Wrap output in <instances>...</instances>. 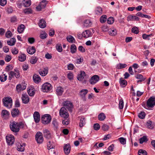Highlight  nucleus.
I'll list each match as a JSON object with an SVG mask.
<instances>
[{
	"label": "nucleus",
	"mask_w": 155,
	"mask_h": 155,
	"mask_svg": "<svg viewBox=\"0 0 155 155\" xmlns=\"http://www.w3.org/2000/svg\"><path fill=\"white\" fill-rule=\"evenodd\" d=\"M4 106L8 108L12 107V98L10 97H5L2 99Z\"/></svg>",
	"instance_id": "f257e3e1"
},
{
	"label": "nucleus",
	"mask_w": 155,
	"mask_h": 155,
	"mask_svg": "<svg viewBox=\"0 0 155 155\" xmlns=\"http://www.w3.org/2000/svg\"><path fill=\"white\" fill-rule=\"evenodd\" d=\"M52 88V87L51 84L46 82L42 85L41 90L44 92L48 93L51 91Z\"/></svg>",
	"instance_id": "f03ea898"
},
{
	"label": "nucleus",
	"mask_w": 155,
	"mask_h": 155,
	"mask_svg": "<svg viewBox=\"0 0 155 155\" xmlns=\"http://www.w3.org/2000/svg\"><path fill=\"white\" fill-rule=\"evenodd\" d=\"M51 119V116L49 114H44L41 117L42 123L44 124H47L50 122Z\"/></svg>",
	"instance_id": "7ed1b4c3"
},
{
	"label": "nucleus",
	"mask_w": 155,
	"mask_h": 155,
	"mask_svg": "<svg viewBox=\"0 0 155 155\" xmlns=\"http://www.w3.org/2000/svg\"><path fill=\"white\" fill-rule=\"evenodd\" d=\"M10 126L11 130L14 132L16 133L18 132L20 130L18 123L15 121L11 122Z\"/></svg>",
	"instance_id": "20e7f679"
},
{
	"label": "nucleus",
	"mask_w": 155,
	"mask_h": 155,
	"mask_svg": "<svg viewBox=\"0 0 155 155\" xmlns=\"http://www.w3.org/2000/svg\"><path fill=\"white\" fill-rule=\"evenodd\" d=\"M147 105L148 107H153L155 105V97H150L147 102Z\"/></svg>",
	"instance_id": "39448f33"
},
{
	"label": "nucleus",
	"mask_w": 155,
	"mask_h": 155,
	"mask_svg": "<svg viewBox=\"0 0 155 155\" xmlns=\"http://www.w3.org/2000/svg\"><path fill=\"white\" fill-rule=\"evenodd\" d=\"M60 115L64 118H67L69 116V114L66 109L64 107H61L59 111Z\"/></svg>",
	"instance_id": "423d86ee"
},
{
	"label": "nucleus",
	"mask_w": 155,
	"mask_h": 155,
	"mask_svg": "<svg viewBox=\"0 0 155 155\" xmlns=\"http://www.w3.org/2000/svg\"><path fill=\"white\" fill-rule=\"evenodd\" d=\"M63 106L68 110L69 111L72 112L73 108L72 104L69 101H64L63 103Z\"/></svg>",
	"instance_id": "0eeeda50"
},
{
	"label": "nucleus",
	"mask_w": 155,
	"mask_h": 155,
	"mask_svg": "<svg viewBox=\"0 0 155 155\" xmlns=\"http://www.w3.org/2000/svg\"><path fill=\"white\" fill-rule=\"evenodd\" d=\"M86 76L85 73L83 71H81L80 74L78 75L77 77V79L78 80L80 81H86Z\"/></svg>",
	"instance_id": "6e6552de"
},
{
	"label": "nucleus",
	"mask_w": 155,
	"mask_h": 155,
	"mask_svg": "<svg viewBox=\"0 0 155 155\" xmlns=\"http://www.w3.org/2000/svg\"><path fill=\"white\" fill-rule=\"evenodd\" d=\"M7 142L9 145H12L14 143L15 138L12 135H8L6 137Z\"/></svg>",
	"instance_id": "1a4fd4ad"
},
{
	"label": "nucleus",
	"mask_w": 155,
	"mask_h": 155,
	"mask_svg": "<svg viewBox=\"0 0 155 155\" xmlns=\"http://www.w3.org/2000/svg\"><path fill=\"white\" fill-rule=\"evenodd\" d=\"M36 140L38 143H41L43 141V138L42 133L40 132H38L36 135Z\"/></svg>",
	"instance_id": "9d476101"
},
{
	"label": "nucleus",
	"mask_w": 155,
	"mask_h": 155,
	"mask_svg": "<svg viewBox=\"0 0 155 155\" xmlns=\"http://www.w3.org/2000/svg\"><path fill=\"white\" fill-rule=\"evenodd\" d=\"M47 2L46 0H43L42 1L37 7H36V9L38 11H40L42 9L45 8V7Z\"/></svg>",
	"instance_id": "9b49d317"
},
{
	"label": "nucleus",
	"mask_w": 155,
	"mask_h": 155,
	"mask_svg": "<svg viewBox=\"0 0 155 155\" xmlns=\"http://www.w3.org/2000/svg\"><path fill=\"white\" fill-rule=\"evenodd\" d=\"M43 134L45 137L49 140L51 138L50 132L47 129H45L43 130Z\"/></svg>",
	"instance_id": "f8f14e48"
},
{
	"label": "nucleus",
	"mask_w": 155,
	"mask_h": 155,
	"mask_svg": "<svg viewBox=\"0 0 155 155\" xmlns=\"http://www.w3.org/2000/svg\"><path fill=\"white\" fill-rule=\"evenodd\" d=\"M99 77L97 75H94L91 77L90 80V83L94 84L96 83L99 80Z\"/></svg>",
	"instance_id": "ddd939ff"
},
{
	"label": "nucleus",
	"mask_w": 155,
	"mask_h": 155,
	"mask_svg": "<svg viewBox=\"0 0 155 155\" xmlns=\"http://www.w3.org/2000/svg\"><path fill=\"white\" fill-rule=\"evenodd\" d=\"M71 147L69 144H65L64 146V150L65 153L68 155L70 153Z\"/></svg>",
	"instance_id": "4468645a"
},
{
	"label": "nucleus",
	"mask_w": 155,
	"mask_h": 155,
	"mask_svg": "<svg viewBox=\"0 0 155 155\" xmlns=\"http://www.w3.org/2000/svg\"><path fill=\"white\" fill-rule=\"evenodd\" d=\"M83 37L87 38L92 36V34L91 31L89 30H86L82 32Z\"/></svg>",
	"instance_id": "2eb2a0df"
},
{
	"label": "nucleus",
	"mask_w": 155,
	"mask_h": 155,
	"mask_svg": "<svg viewBox=\"0 0 155 155\" xmlns=\"http://www.w3.org/2000/svg\"><path fill=\"white\" fill-rule=\"evenodd\" d=\"M33 117L36 123H38L40 120V115L38 112L35 111L33 114Z\"/></svg>",
	"instance_id": "dca6fc26"
},
{
	"label": "nucleus",
	"mask_w": 155,
	"mask_h": 155,
	"mask_svg": "<svg viewBox=\"0 0 155 155\" xmlns=\"http://www.w3.org/2000/svg\"><path fill=\"white\" fill-rule=\"evenodd\" d=\"M21 99L23 103L25 104H27L29 101V98L27 94H23L22 95Z\"/></svg>",
	"instance_id": "f3484780"
},
{
	"label": "nucleus",
	"mask_w": 155,
	"mask_h": 155,
	"mask_svg": "<svg viewBox=\"0 0 155 155\" xmlns=\"http://www.w3.org/2000/svg\"><path fill=\"white\" fill-rule=\"evenodd\" d=\"M64 91L63 88L60 86L57 87L56 90V94L58 96H61Z\"/></svg>",
	"instance_id": "a211bd4d"
},
{
	"label": "nucleus",
	"mask_w": 155,
	"mask_h": 155,
	"mask_svg": "<svg viewBox=\"0 0 155 155\" xmlns=\"http://www.w3.org/2000/svg\"><path fill=\"white\" fill-rule=\"evenodd\" d=\"M10 114L8 111L6 110H2L1 112V115L2 118H6Z\"/></svg>",
	"instance_id": "6ab92c4d"
},
{
	"label": "nucleus",
	"mask_w": 155,
	"mask_h": 155,
	"mask_svg": "<svg viewBox=\"0 0 155 155\" xmlns=\"http://www.w3.org/2000/svg\"><path fill=\"white\" fill-rule=\"evenodd\" d=\"M92 25V22L90 20H85L83 22V26L84 27L87 28L90 27Z\"/></svg>",
	"instance_id": "aec40b11"
},
{
	"label": "nucleus",
	"mask_w": 155,
	"mask_h": 155,
	"mask_svg": "<svg viewBox=\"0 0 155 155\" xmlns=\"http://www.w3.org/2000/svg\"><path fill=\"white\" fill-rule=\"evenodd\" d=\"M19 114V111L16 108H15L11 111V114L12 117H15L17 116Z\"/></svg>",
	"instance_id": "412c9836"
},
{
	"label": "nucleus",
	"mask_w": 155,
	"mask_h": 155,
	"mask_svg": "<svg viewBox=\"0 0 155 155\" xmlns=\"http://www.w3.org/2000/svg\"><path fill=\"white\" fill-rule=\"evenodd\" d=\"M86 121L85 118L83 117H80V122L79 126L80 127H83L86 124Z\"/></svg>",
	"instance_id": "4be33fe9"
},
{
	"label": "nucleus",
	"mask_w": 155,
	"mask_h": 155,
	"mask_svg": "<svg viewBox=\"0 0 155 155\" xmlns=\"http://www.w3.org/2000/svg\"><path fill=\"white\" fill-rule=\"evenodd\" d=\"M33 80L35 83H38L41 81V78L39 75L35 74L33 77Z\"/></svg>",
	"instance_id": "5701e85b"
},
{
	"label": "nucleus",
	"mask_w": 155,
	"mask_h": 155,
	"mask_svg": "<svg viewBox=\"0 0 155 155\" xmlns=\"http://www.w3.org/2000/svg\"><path fill=\"white\" fill-rule=\"evenodd\" d=\"M119 82L120 86L122 87H125L127 84V81L122 78H120Z\"/></svg>",
	"instance_id": "b1692460"
},
{
	"label": "nucleus",
	"mask_w": 155,
	"mask_h": 155,
	"mask_svg": "<svg viewBox=\"0 0 155 155\" xmlns=\"http://www.w3.org/2000/svg\"><path fill=\"white\" fill-rule=\"evenodd\" d=\"M26 55L24 54H20L18 57V60L21 62L24 61L26 59Z\"/></svg>",
	"instance_id": "393cba45"
},
{
	"label": "nucleus",
	"mask_w": 155,
	"mask_h": 155,
	"mask_svg": "<svg viewBox=\"0 0 155 155\" xmlns=\"http://www.w3.org/2000/svg\"><path fill=\"white\" fill-rule=\"evenodd\" d=\"M38 25L41 28H44L46 27V24L44 20L41 19Z\"/></svg>",
	"instance_id": "a878e982"
},
{
	"label": "nucleus",
	"mask_w": 155,
	"mask_h": 155,
	"mask_svg": "<svg viewBox=\"0 0 155 155\" xmlns=\"http://www.w3.org/2000/svg\"><path fill=\"white\" fill-rule=\"evenodd\" d=\"M88 92V90L87 89H83L80 91L79 95L82 97H84Z\"/></svg>",
	"instance_id": "bb28decb"
},
{
	"label": "nucleus",
	"mask_w": 155,
	"mask_h": 155,
	"mask_svg": "<svg viewBox=\"0 0 155 155\" xmlns=\"http://www.w3.org/2000/svg\"><path fill=\"white\" fill-rule=\"evenodd\" d=\"M47 147L48 150L54 148V143L52 141H49L47 143Z\"/></svg>",
	"instance_id": "cd10ccee"
},
{
	"label": "nucleus",
	"mask_w": 155,
	"mask_h": 155,
	"mask_svg": "<svg viewBox=\"0 0 155 155\" xmlns=\"http://www.w3.org/2000/svg\"><path fill=\"white\" fill-rule=\"evenodd\" d=\"M48 71V68H45L43 70L40 71H39V73L42 76H44L47 74Z\"/></svg>",
	"instance_id": "c85d7f7f"
},
{
	"label": "nucleus",
	"mask_w": 155,
	"mask_h": 155,
	"mask_svg": "<svg viewBox=\"0 0 155 155\" xmlns=\"http://www.w3.org/2000/svg\"><path fill=\"white\" fill-rule=\"evenodd\" d=\"M35 49L34 47H31L27 49V52L31 54H34L35 52Z\"/></svg>",
	"instance_id": "c756f323"
},
{
	"label": "nucleus",
	"mask_w": 155,
	"mask_h": 155,
	"mask_svg": "<svg viewBox=\"0 0 155 155\" xmlns=\"http://www.w3.org/2000/svg\"><path fill=\"white\" fill-rule=\"evenodd\" d=\"M26 88L25 85H23V87H22L20 84L17 85L16 86V88L17 91L18 92H20L21 91L25 90Z\"/></svg>",
	"instance_id": "7c9ffc66"
},
{
	"label": "nucleus",
	"mask_w": 155,
	"mask_h": 155,
	"mask_svg": "<svg viewBox=\"0 0 155 155\" xmlns=\"http://www.w3.org/2000/svg\"><path fill=\"white\" fill-rule=\"evenodd\" d=\"M25 27L24 25L21 24L17 28V31L19 33H21L24 31Z\"/></svg>",
	"instance_id": "2f4dec72"
},
{
	"label": "nucleus",
	"mask_w": 155,
	"mask_h": 155,
	"mask_svg": "<svg viewBox=\"0 0 155 155\" xmlns=\"http://www.w3.org/2000/svg\"><path fill=\"white\" fill-rule=\"evenodd\" d=\"M15 39L14 38H12L10 40L8 41H7V43L8 45H9L13 46L15 44Z\"/></svg>",
	"instance_id": "473e14b6"
},
{
	"label": "nucleus",
	"mask_w": 155,
	"mask_h": 155,
	"mask_svg": "<svg viewBox=\"0 0 155 155\" xmlns=\"http://www.w3.org/2000/svg\"><path fill=\"white\" fill-rule=\"evenodd\" d=\"M102 10L100 7H97L95 10V13L96 15H101L102 13Z\"/></svg>",
	"instance_id": "72a5a7b5"
},
{
	"label": "nucleus",
	"mask_w": 155,
	"mask_h": 155,
	"mask_svg": "<svg viewBox=\"0 0 155 155\" xmlns=\"http://www.w3.org/2000/svg\"><path fill=\"white\" fill-rule=\"evenodd\" d=\"M38 58L35 56H33L31 57L30 59V62L32 64H35L37 61Z\"/></svg>",
	"instance_id": "f704fd0d"
},
{
	"label": "nucleus",
	"mask_w": 155,
	"mask_h": 155,
	"mask_svg": "<svg viewBox=\"0 0 155 155\" xmlns=\"http://www.w3.org/2000/svg\"><path fill=\"white\" fill-rule=\"evenodd\" d=\"M23 3L25 7H29L31 5L30 0H24Z\"/></svg>",
	"instance_id": "c9c22d12"
},
{
	"label": "nucleus",
	"mask_w": 155,
	"mask_h": 155,
	"mask_svg": "<svg viewBox=\"0 0 155 155\" xmlns=\"http://www.w3.org/2000/svg\"><path fill=\"white\" fill-rule=\"evenodd\" d=\"M106 118V116L103 113H101L98 116V119L100 121L104 120Z\"/></svg>",
	"instance_id": "e433bc0d"
},
{
	"label": "nucleus",
	"mask_w": 155,
	"mask_h": 155,
	"mask_svg": "<svg viewBox=\"0 0 155 155\" xmlns=\"http://www.w3.org/2000/svg\"><path fill=\"white\" fill-rule=\"evenodd\" d=\"M136 15L137 16H140L142 18H150V16L147 15H144L140 12L137 13Z\"/></svg>",
	"instance_id": "4c0bfd02"
},
{
	"label": "nucleus",
	"mask_w": 155,
	"mask_h": 155,
	"mask_svg": "<svg viewBox=\"0 0 155 155\" xmlns=\"http://www.w3.org/2000/svg\"><path fill=\"white\" fill-rule=\"evenodd\" d=\"M67 39L68 41L70 43H74L75 40L74 37L71 35H70L67 38Z\"/></svg>",
	"instance_id": "58836bf2"
},
{
	"label": "nucleus",
	"mask_w": 155,
	"mask_h": 155,
	"mask_svg": "<svg viewBox=\"0 0 155 155\" xmlns=\"http://www.w3.org/2000/svg\"><path fill=\"white\" fill-rule=\"evenodd\" d=\"M107 19V16L105 15H102L100 18V22L102 23H104L106 22Z\"/></svg>",
	"instance_id": "ea45409f"
},
{
	"label": "nucleus",
	"mask_w": 155,
	"mask_h": 155,
	"mask_svg": "<svg viewBox=\"0 0 155 155\" xmlns=\"http://www.w3.org/2000/svg\"><path fill=\"white\" fill-rule=\"evenodd\" d=\"M52 125L54 128H57L58 127V124L57 120L55 119H54L52 121Z\"/></svg>",
	"instance_id": "a19ab883"
},
{
	"label": "nucleus",
	"mask_w": 155,
	"mask_h": 155,
	"mask_svg": "<svg viewBox=\"0 0 155 155\" xmlns=\"http://www.w3.org/2000/svg\"><path fill=\"white\" fill-rule=\"evenodd\" d=\"M28 93L30 96H32L35 94V91L34 89L31 88L28 90Z\"/></svg>",
	"instance_id": "79ce46f5"
},
{
	"label": "nucleus",
	"mask_w": 155,
	"mask_h": 155,
	"mask_svg": "<svg viewBox=\"0 0 155 155\" xmlns=\"http://www.w3.org/2000/svg\"><path fill=\"white\" fill-rule=\"evenodd\" d=\"M152 34L150 35H147L146 34H143L142 35L143 38L144 39H147L149 40L150 39V37H151L153 36Z\"/></svg>",
	"instance_id": "37998d69"
},
{
	"label": "nucleus",
	"mask_w": 155,
	"mask_h": 155,
	"mask_svg": "<svg viewBox=\"0 0 155 155\" xmlns=\"http://www.w3.org/2000/svg\"><path fill=\"white\" fill-rule=\"evenodd\" d=\"M76 49L77 48L75 45L73 44L71 45V51L72 53H74L76 51Z\"/></svg>",
	"instance_id": "c03bdc74"
},
{
	"label": "nucleus",
	"mask_w": 155,
	"mask_h": 155,
	"mask_svg": "<svg viewBox=\"0 0 155 155\" xmlns=\"http://www.w3.org/2000/svg\"><path fill=\"white\" fill-rule=\"evenodd\" d=\"M136 78L138 79H140V82H142L145 80V78L143 77L142 75L138 74L136 76Z\"/></svg>",
	"instance_id": "a18cd8bd"
},
{
	"label": "nucleus",
	"mask_w": 155,
	"mask_h": 155,
	"mask_svg": "<svg viewBox=\"0 0 155 155\" xmlns=\"http://www.w3.org/2000/svg\"><path fill=\"white\" fill-rule=\"evenodd\" d=\"M140 143V144L143 143V142L147 141V137L145 136H143L139 139Z\"/></svg>",
	"instance_id": "49530a36"
},
{
	"label": "nucleus",
	"mask_w": 155,
	"mask_h": 155,
	"mask_svg": "<svg viewBox=\"0 0 155 155\" xmlns=\"http://www.w3.org/2000/svg\"><path fill=\"white\" fill-rule=\"evenodd\" d=\"M139 155H147V153L145 150H140L138 152Z\"/></svg>",
	"instance_id": "de8ad7c7"
},
{
	"label": "nucleus",
	"mask_w": 155,
	"mask_h": 155,
	"mask_svg": "<svg viewBox=\"0 0 155 155\" xmlns=\"http://www.w3.org/2000/svg\"><path fill=\"white\" fill-rule=\"evenodd\" d=\"M47 36V34L44 32H41L40 35V37L41 39H45L46 38Z\"/></svg>",
	"instance_id": "09e8293b"
},
{
	"label": "nucleus",
	"mask_w": 155,
	"mask_h": 155,
	"mask_svg": "<svg viewBox=\"0 0 155 155\" xmlns=\"http://www.w3.org/2000/svg\"><path fill=\"white\" fill-rule=\"evenodd\" d=\"M7 76L5 74L0 75V80L1 82H4L7 80Z\"/></svg>",
	"instance_id": "8fccbe9b"
},
{
	"label": "nucleus",
	"mask_w": 155,
	"mask_h": 155,
	"mask_svg": "<svg viewBox=\"0 0 155 155\" xmlns=\"http://www.w3.org/2000/svg\"><path fill=\"white\" fill-rule=\"evenodd\" d=\"M127 65L125 64L119 63L117 66L118 69H122L126 68Z\"/></svg>",
	"instance_id": "3c124183"
},
{
	"label": "nucleus",
	"mask_w": 155,
	"mask_h": 155,
	"mask_svg": "<svg viewBox=\"0 0 155 155\" xmlns=\"http://www.w3.org/2000/svg\"><path fill=\"white\" fill-rule=\"evenodd\" d=\"M11 52L13 54H16L18 53V50L17 48L14 47L12 48Z\"/></svg>",
	"instance_id": "603ef678"
},
{
	"label": "nucleus",
	"mask_w": 155,
	"mask_h": 155,
	"mask_svg": "<svg viewBox=\"0 0 155 155\" xmlns=\"http://www.w3.org/2000/svg\"><path fill=\"white\" fill-rule=\"evenodd\" d=\"M124 107V101L122 99H121L120 100L119 104V108L120 109H122Z\"/></svg>",
	"instance_id": "864d4df0"
},
{
	"label": "nucleus",
	"mask_w": 155,
	"mask_h": 155,
	"mask_svg": "<svg viewBox=\"0 0 155 155\" xmlns=\"http://www.w3.org/2000/svg\"><path fill=\"white\" fill-rule=\"evenodd\" d=\"M109 128V126L106 124H104L102 127V129L104 131H107L108 130Z\"/></svg>",
	"instance_id": "5fc2aeb1"
},
{
	"label": "nucleus",
	"mask_w": 155,
	"mask_h": 155,
	"mask_svg": "<svg viewBox=\"0 0 155 155\" xmlns=\"http://www.w3.org/2000/svg\"><path fill=\"white\" fill-rule=\"evenodd\" d=\"M119 140L120 141V143L123 145L125 144L126 143V139L123 137H120L119 138Z\"/></svg>",
	"instance_id": "6e6d98bb"
},
{
	"label": "nucleus",
	"mask_w": 155,
	"mask_h": 155,
	"mask_svg": "<svg viewBox=\"0 0 155 155\" xmlns=\"http://www.w3.org/2000/svg\"><path fill=\"white\" fill-rule=\"evenodd\" d=\"M17 147V150L19 151L22 152L24 150V147L21 145L20 144L19 145H18Z\"/></svg>",
	"instance_id": "4d7b16f0"
},
{
	"label": "nucleus",
	"mask_w": 155,
	"mask_h": 155,
	"mask_svg": "<svg viewBox=\"0 0 155 155\" xmlns=\"http://www.w3.org/2000/svg\"><path fill=\"white\" fill-rule=\"evenodd\" d=\"M114 22V18L113 17H110L108 18L107 20V23L109 24H112Z\"/></svg>",
	"instance_id": "13d9d810"
},
{
	"label": "nucleus",
	"mask_w": 155,
	"mask_h": 155,
	"mask_svg": "<svg viewBox=\"0 0 155 155\" xmlns=\"http://www.w3.org/2000/svg\"><path fill=\"white\" fill-rule=\"evenodd\" d=\"M147 126L149 128L152 129L153 127L152 125V122L150 121H148L147 123Z\"/></svg>",
	"instance_id": "bf43d9fd"
},
{
	"label": "nucleus",
	"mask_w": 155,
	"mask_h": 155,
	"mask_svg": "<svg viewBox=\"0 0 155 155\" xmlns=\"http://www.w3.org/2000/svg\"><path fill=\"white\" fill-rule=\"evenodd\" d=\"M12 35L11 32L10 31H8L5 34V36L7 38H9L12 36Z\"/></svg>",
	"instance_id": "052dcab7"
},
{
	"label": "nucleus",
	"mask_w": 155,
	"mask_h": 155,
	"mask_svg": "<svg viewBox=\"0 0 155 155\" xmlns=\"http://www.w3.org/2000/svg\"><path fill=\"white\" fill-rule=\"evenodd\" d=\"M145 116V113L143 112H141L138 114V117L140 119H143Z\"/></svg>",
	"instance_id": "680f3d73"
},
{
	"label": "nucleus",
	"mask_w": 155,
	"mask_h": 155,
	"mask_svg": "<svg viewBox=\"0 0 155 155\" xmlns=\"http://www.w3.org/2000/svg\"><path fill=\"white\" fill-rule=\"evenodd\" d=\"M12 57L10 55H7L5 58V60L7 62L10 61Z\"/></svg>",
	"instance_id": "e2e57ef3"
},
{
	"label": "nucleus",
	"mask_w": 155,
	"mask_h": 155,
	"mask_svg": "<svg viewBox=\"0 0 155 155\" xmlns=\"http://www.w3.org/2000/svg\"><path fill=\"white\" fill-rule=\"evenodd\" d=\"M132 32L135 34H137L139 32V30L138 28L136 27H134L132 28Z\"/></svg>",
	"instance_id": "0e129e2a"
},
{
	"label": "nucleus",
	"mask_w": 155,
	"mask_h": 155,
	"mask_svg": "<svg viewBox=\"0 0 155 155\" xmlns=\"http://www.w3.org/2000/svg\"><path fill=\"white\" fill-rule=\"evenodd\" d=\"M24 12L26 14H29L32 13V10L30 9L26 8L24 10Z\"/></svg>",
	"instance_id": "69168bd1"
},
{
	"label": "nucleus",
	"mask_w": 155,
	"mask_h": 155,
	"mask_svg": "<svg viewBox=\"0 0 155 155\" xmlns=\"http://www.w3.org/2000/svg\"><path fill=\"white\" fill-rule=\"evenodd\" d=\"M109 32L110 34L112 36H114L117 34L116 31L115 29L110 30Z\"/></svg>",
	"instance_id": "338daca9"
},
{
	"label": "nucleus",
	"mask_w": 155,
	"mask_h": 155,
	"mask_svg": "<svg viewBox=\"0 0 155 155\" xmlns=\"http://www.w3.org/2000/svg\"><path fill=\"white\" fill-rule=\"evenodd\" d=\"M68 78L70 80H72L73 78V75L72 73L70 72L68 73L67 75Z\"/></svg>",
	"instance_id": "774afa93"
}]
</instances>
